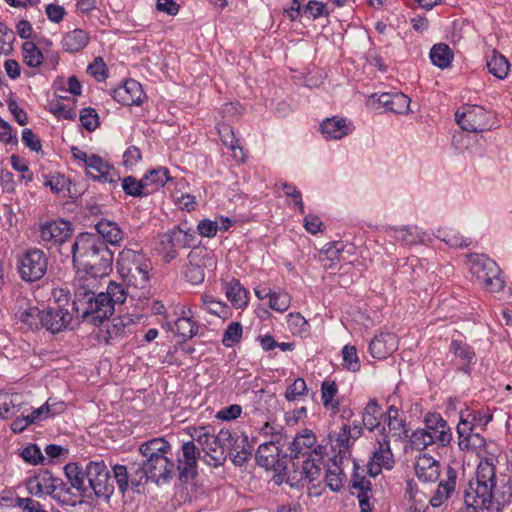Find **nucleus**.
<instances>
[{
    "instance_id": "f257e3e1",
    "label": "nucleus",
    "mask_w": 512,
    "mask_h": 512,
    "mask_svg": "<svg viewBox=\"0 0 512 512\" xmlns=\"http://www.w3.org/2000/svg\"><path fill=\"white\" fill-rule=\"evenodd\" d=\"M315 444L316 436L309 429L296 434L290 443L289 457L293 462L285 482L291 487H303L321 476L325 447Z\"/></svg>"
},
{
    "instance_id": "f03ea898",
    "label": "nucleus",
    "mask_w": 512,
    "mask_h": 512,
    "mask_svg": "<svg viewBox=\"0 0 512 512\" xmlns=\"http://www.w3.org/2000/svg\"><path fill=\"white\" fill-rule=\"evenodd\" d=\"M74 267L90 270L95 275L112 271L113 253L96 234L81 233L70 246Z\"/></svg>"
},
{
    "instance_id": "7ed1b4c3",
    "label": "nucleus",
    "mask_w": 512,
    "mask_h": 512,
    "mask_svg": "<svg viewBox=\"0 0 512 512\" xmlns=\"http://www.w3.org/2000/svg\"><path fill=\"white\" fill-rule=\"evenodd\" d=\"M139 452L144 458L140 469L146 480L160 484L172 479L176 466L168 456L171 445L167 440L162 437L148 440L140 445Z\"/></svg>"
},
{
    "instance_id": "20e7f679",
    "label": "nucleus",
    "mask_w": 512,
    "mask_h": 512,
    "mask_svg": "<svg viewBox=\"0 0 512 512\" xmlns=\"http://www.w3.org/2000/svg\"><path fill=\"white\" fill-rule=\"evenodd\" d=\"M495 487L496 468L493 460H481L477 467L475 481H470L465 489L464 502L467 512L489 510L493 504Z\"/></svg>"
},
{
    "instance_id": "39448f33",
    "label": "nucleus",
    "mask_w": 512,
    "mask_h": 512,
    "mask_svg": "<svg viewBox=\"0 0 512 512\" xmlns=\"http://www.w3.org/2000/svg\"><path fill=\"white\" fill-rule=\"evenodd\" d=\"M469 268L478 283L491 292L503 289L504 281L500 277V268L497 263L483 254H474L469 257Z\"/></svg>"
},
{
    "instance_id": "423d86ee",
    "label": "nucleus",
    "mask_w": 512,
    "mask_h": 512,
    "mask_svg": "<svg viewBox=\"0 0 512 512\" xmlns=\"http://www.w3.org/2000/svg\"><path fill=\"white\" fill-rule=\"evenodd\" d=\"M76 312L94 325L101 324L108 319L115 308L109 302V297L104 292L94 293L92 297L84 300L73 301Z\"/></svg>"
},
{
    "instance_id": "0eeeda50",
    "label": "nucleus",
    "mask_w": 512,
    "mask_h": 512,
    "mask_svg": "<svg viewBox=\"0 0 512 512\" xmlns=\"http://www.w3.org/2000/svg\"><path fill=\"white\" fill-rule=\"evenodd\" d=\"M89 486L98 498L109 500L114 492V482L104 461H91L86 466Z\"/></svg>"
},
{
    "instance_id": "6e6552de",
    "label": "nucleus",
    "mask_w": 512,
    "mask_h": 512,
    "mask_svg": "<svg viewBox=\"0 0 512 512\" xmlns=\"http://www.w3.org/2000/svg\"><path fill=\"white\" fill-rule=\"evenodd\" d=\"M476 412L466 409L460 413L457 425L458 446L463 451H473L485 446L484 437L475 432Z\"/></svg>"
},
{
    "instance_id": "1a4fd4ad",
    "label": "nucleus",
    "mask_w": 512,
    "mask_h": 512,
    "mask_svg": "<svg viewBox=\"0 0 512 512\" xmlns=\"http://www.w3.org/2000/svg\"><path fill=\"white\" fill-rule=\"evenodd\" d=\"M19 274L24 281L33 282L41 279L48 266L45 253L37 248L27 250L19 259Z\"/></svg>"
},
{
    "instance_id": "9d476101",
    "label": "nucleus",
    "mask_w": 512,
    "mask_h": 512,
    "mask_svg": "<svg viewBox=\"0 0 512 512\" xmlns=\"http://www.w3.org/2000/svg\"><path fill=\"white\" fill-rule=\"evenodd\" d=\"M256 462L267 470L278 472L274 476V481L277 484L285 482L288 472L291 471V469L283 467L279 461V448L273 440L264 442L258 447Z\"/></svg>"
},
{
    "instance_id": "9b49d317",
    "label": "nucleus",
    "mask_w": 512,
    "mask_h": 512,
    "mask_svg": "<svg viewBox=\"0 0 512 512\" xmlns=\"http://www.w3.org/2000/svg\"><path fill=\"white\" fill-rule=\"evenodd\" d=\"M489 113L480 106L472 105L457 110L455 119L461 129L468 132H483L491 129L492 125L488 121Z\"/></svg>"
},
{
    "instance_id": "f8f14e48",
    "label": "nucleus",
    "mask_w": 512,
    "mask_h": 512,
    "mask_svg": "<svg viewBox=\"0 0 512 512\" xmlns=\"http://www.w3.org/2000/svg\"><path fill=\"white\" fill-rule=\"evenodd\" d=\"M71 226L68 221H46L40 225L39 242L43 245H63L70 237Z\"/></svg>"
},
{
    "instance_id": "ddd939ff",
    "label": "nucleus",
    "mask_w": 512,
    "mask_h": 512,
    "mask_svg": "<svg viewBox=\"0 0 512 512\" xmlns=\"http://www.w3.org/2000/svg\"><path fill=\"white\" fill-rule=\"evenodd\" d=\"M76 276L73 280L74 300H84L92 297L99 288L100 279L106 275H95L90 270L84 268H76Z\"/></svg>"
},
{
    "instance_id": "4468645a",
    "label": "nucleus",
    "mask_w": 512,
    "mask_h": 512,
    "mask_svg": "<svg viewBox=\"0 0 512 512\" xmlns=\"http://www.w3.org/2000/svg\"><path fill=\"white\" fill-rule=\"evenodd\" d=\"M200 457V450L193 441H188L182 445V458L178 459L177 469L179 479L182 482L193 480L197 475V461Z\"/></svg>"
},
{
    "instance_id": "2eb2a0df",
    "label": "nucleus",
    "mask_w": 512,
    "mask_h": 512,
    "mask_svg": "<svg viewBox=\"0 0 512 512\" xmlns=\"http://www.w3.org/2000/svg\"><path fill=\"white\" fill-rule=\"evenodd\" d=\"M426 429L433 443L438 447H446L452 440V431L447 421L439 414H429L425 418Z\"/></svg>"
},
{
    "instance_id": "dca6fc26",
    "label": "nucleus",
    "mask_w": 512,
    "mask_h": 512,
    "mask_svg": "<svg viewBox=\"0 0 512 512\" xmlns=\"http://www.w3.org/2000/svg\"><path fill=\"white\" fill-rule=\"evenodd\" d=\"M58 484H60L59 478L53 477L49 471H42L27 479L26 489L31 495L37 497L50 495L53 498Z\"/></svg>"
},
{
    "instance_id": "f3484780",
    "label": "nucleus",
    "mask_w": 512,
    "mask_h": 512,
    "mask_svg": "<svg viewBox=\"0 0 512 512\" xmlns=\"http://www.w3.org/2000/svg\"><path fill=\"white\" fill-rule=\"evenodd\" d=\"M72 316L67 309L60 306H49L44 310L42 318V327L51 333L63 331L71 322Z\"/></svg>"
},
{
    "instance_id": "a211bd4d",
    "label": "nucleus",
    "mask_w": 512,
    "mask_h": 512,
    "mask_svg": "<svg viewBox=\"0 0 512 512\" xmlns=\"http://www.w3.org/2000/svg\"><path fill=\"white\" fill-rule=\"evenodd\" d=\"M112 96L122 105H140L144 97V91L138 81L129 79L123 85L115 88Z\"/></svg>"
},
{
    "instance_id": "6ab92c4d",
    "label": "nucleus",
    "mask_w": 512,
    "mask_h": 512,
    "mask_svg": "<svg viewBox=\"0 0 512 512\" xmlns=\"http://www.w3.org/2000/svg\"><path fill=\"white\" fill-rule=\"evenodd\" d=\"M457 471L447 466L444 477L440 480L436 491L430 498V504L433 507H440L445 501H447L456 489Z\"/></svg>"
},
{
    "instance_id": "aec40b11",
    "label": "nucleus",
    "mask_w": 512,
    "mask_h": 512,
    "mask_svg": "<svg viewBox=\"0 0 512 512\" xmlns=\"http://www.w3.org/2000/svg\"><path fill=\"white\" fill-rule=\"evenodd\" d=\"M449 350L454 355L452 361L456 369L469 374L472 366L476 363L474 350L469 345L457 340L451 342Z\"/></svg>"
},
{
    "instance_id": "412c9836",
    "label": "nucleus",
    "mask_w": 512,
    "mask_h": 512,
    "mask_svg": "<svg viewBox=\"0 0 512 512\" xmlns=\"http://www.w3.org/2000/svg\"><path fill=\"white\" fill-rule=\"evenodd\" d=\"M439 461L427 454L419 455L414 463L417 478L422 482H436L441 474Z\"/></svg>"
},
{
    "instance_id": "4be33fe9",
    "label": "nucleus",
    "mask_w": 512,
    "mask_h": 512,
    "mask_svg": "<svg viewBox=\"0 0 512 512\" xmlns=\"http://www.w3.org/2000/svg\"><path fill=\"white\" fill-rule=\"evenodd\" d=\"M398 347L397 336L393 333H380L369 344V352L373 358L385 359Z\"/></svg>"
},
{
    "instance_id": "5701e85b",
    "label": "nucleus",
    "mask_w": 512,
    "mask_h": 512,
    "mask_svg": "<svg viewBox=\"0 0 512 512\" xmlns=\"http://www.w3.org/2000/svg\"><path fill=\"white\" fill-rule=\"evenodd\" d=\"M394 464L389 441L386 438L378 442V448L373 452L372 461L368 465L369 474L377 476L381 468L391 469Z\"/></svg>"
},
{
    "instance_id": "b1692460",
    "label": "nucleus",
    "mask_w": 512,
    "mask_h": 512,
    "mask_svg": "<svg viewBox=\"0 0 512 512\" xmlns=\"http://www.w3.org/2000/svg\"><path fill=\"white\" fill-rule=\"evenodd\" d=\"M86 169L87 174L97 181L103 183H112L116 181L115 177L117 174L112 166L96 154L90 155Z\"/></svg>"
},
{
    "instance_id": "393cba45",
    "label": "nucleus",
    "mask_w": 512,
    "mask_h": 512,
    "mask_svg": "<svg viewBox=\"0 0 512 512\" xmlns=\"http://www.w3.org/2000/svg\"><path fill=\"white\" fill-rule=\"evenodd\" d=\"M375 98L379 104L393 113L405 114L409 111L410 98L401 92L373 94L372 99Z\"/></svg>"
},
{
    "instance_id": "a878e982",
    "label": "nucleus",
    "mask_w": 512,
    "mask_h": 512,
    "mask_svg": "<svg viewBox=\"0 0 512 512\" xmlns=\"http://www.w3.org/2000/svg\"><path fill=\"white\" fill-rule=\"evenodd\" d=\"M320 130L326 139L339 140L352 132V126L346 119L333 116L320 124Z\"/></svg>"
},
{
    "instance_id": "bb28decb",
    "label": "nucleus",
    "mask_w": 512,
    "mask_h": 512,
    "mask_svg": "<svg viewBox=\"0 0 512 512\" xmlns=\"http://www.w3.org/2000/svg\"><path fill=\"white\" fill-rule=\"evenodd\" d=\"M134 321L129 316L113 318L106 327L105 341L108 344L125 337L132 332Z\"/></svg>"
},
{
    "instance_id": "cd10ccee",
    "label": "nucleus",
    "mask_w": 512,
    "mask_h": 512,
    "mask_svg": "<svg viewBox=\"0 0 512 512\" xmlns=\"http://www.w3.org/2000/svg\"><path fill=\"white\" fill-rule=\"evenodd\" d=\"M389 236L395 241L403 245L411 246L425 241L426 234L417 226H402L398 228H390Z\"/></svg>"
},
{
    "instance_id": "c85d7f7f",
    "label": "nucleus",
    "mask_w": 512,
    "mask_h": 512,
    "mask_svg": "<svg viewBox=\"0 0 512 512\" xmlns=\"http://www.w3.org/2000/svg\"><path fill=\"white\" fill-rule=\"evenodd\" d=\"M179 237H181V235L176 233L175 228H172L160 236L159 250L166 262L174 260L178 255V249L184 248Z\"/></svg>"
},
{
    "instance_id": "c756f323",
    "label": "nucleus",
    "mask_w": 512,
    "mask_h": 512,
    "mask_svg": "<svg viewBox=\"0 0 512 512\" xmlns=\"http://www.w3.org/2000/svg\"><path fill=\"white\" fill-rule=\"evenodd\" d=\"M97 235L107 244L118 245L124 238L122 229L116 222L102 219L95 224Z\"/></svg>"
},
{
    "instance_id": "7c9ffc66",
    "label": "nucleus",
    "mask_w": 512,
    "mask_h": 512,
    "mask_svg": "<svg viewBox=\"0 0 512 512\" xmlns=\"http://www.w3.org/2000/svg\"><path fill=\"white\" fill-rule=\"evenodd\" d=\"M57 486L58 487L53 494V499L61 505L75 507L83 503V499L86 495L78 490H74L71 485L68 486V484L64 483L63 480L60 479V484Z\"/></svg>"
},
{
    "instance_id": "2f4dec72",
    "label": "nucleus",
    "mask_w": 512,
    "mask_h": 512,
    "mask_svg": "<svg viewBox=\"0 0 512 512\" xmlns=\"http://www.w3.org/2000/svg\"><path fill=\"white\" fill-rule=\"evenodd\" d=\"M89 42V34L82 29H74L66 33L62 38V48L69 53L83 50Z\"/></svg>"
},
{
    "instance_id": "473e14b6",
    "label": "nucleus",
    "mask_w": 512,
    "mask_h": 512,
    "mask_svg": "<svg viewBox=\"0 0 512 512\" xmlns=\"http://www.w3.org/2000/svg\"><path fill=\"white\" fill-rule=\"evenodd\" d=\"M151 269V263L148 259H144L141 265H136L131 268V271L122 274L124 278L128 280L133 286L137 288H145L149 283V271Z\"/></svg>"
},
{
    "instance_id": "72a5a7b5",
    "label": "nucleus",
    "mask_w": 512,
    "mask_h": 512,
    "mask_svg": "<svg viewBox=\"0 0 512 512\" xmlns=\"http://www.w3.org/2000/svg\"><path fill=\"white\" fill-rule=\"evenodd\" d=\"M486 65L489 72L500 80L505 79L510 70L509 61L495 49L491 51L490 55H487Z\"/></svg>"
},
{
    "instance_id": "f704fd0d",
    "label": "nucleus",
    "mask_w": 512,
    "mask_h": 512,
    "mask_svg": "<svg viewBox=\"0 0 512 512\" xmlns=\"http://www.w3.org/2000/svg\"><path fill=\"white\" fill-rule=\"evenodd\" d=\"M64 472L72 488L87 496L88 489L85 486L86 469L83 470L77 463H69L65 466Z\"/></svg>"
},
{
    "instance_id": "c9c22d12",
    "label": "nucleus",
    "mask_w": 512,
    "mask_h": 512,
    "mask_svg": "<svg viewBox=\"0 0 512 512\" xmlns=\"http://www.w3.org/2000/svg\"><path fill=\"white\" fill-rule=\"evenodd\" d=\"M146 257L140 253L139 251L133 250L131 248H124L118 256L117 259V267L120 274H124L125 272L131 271V268L136 265H141V262Z\"/></svg>"
},
{
    "instance_id": "e433bc0d",
    "label": "nucleus",
    "mask_w": 512,
    "mask_h": 512,
    "mask_svg": "<svg viewBox=\"0 0 512 512\" xmlns=\"http://www.w3.org/2000/svg\"><path fill=\"white\" fill-rule=\"evenodd\" d=\"M338 393L337 384L334 381L325 380L321 384V401L326 409L333 414L339 411V401L335 399Z\"/></svg>"
},
{
    "instance_id": "4c0bfd02",
    "label": "nucleus",
    "mask_w": 512,
    "mask_h": 512,
    "mask_svg": "<svg viewBox=\"0 0 512 512\" xmlns=\"http://www.w3.org/2000/svg\"><path fill=\"white\" fill-rule=\"evenodd\" d=\"M430 59L435 66L445 69L452 62L453 52L447 44H435L430 50Z\"/></svg>"
},
{
    "instance_id": "58836bf2",
    "label": "nucleus",
    "mask_w": 512,
    "mask_h": 512,
    "mask_svg": "<svg viewBox=\"0 0 512 512\" xmlns=\"http://www.w3.org/2000/svg\"><path fill=\"white\" fill-rule=\"evenodd\" d=\"M169 179L168 169L165 167H159L146 173L143 177V182L145 183L146 188L152 192L163 187Z\"/></svg>"
},
{
    "instance_id": "ea45409f",
    "label": "nucleus",
    "mask_w": 512,
    "mask_h": 512,
    "mask_svg": "<svg viewBox=\"0 0 512 512\" xmlns=\"http://www.w3.org/2000/svg\"><path fill=\"white\" fill-rule=\"evenodd\" d=\"M382 417L381 408L375 399L370 400L363 412V425L370 431H373L380 425Z\"/></svg>"
},
{
    "instance_id": "a19ab883",
    "label": "nucleus",
    "mask_w": 512,
    "mask_h": 512,
    "mask_svg": "<svg viewBox=\"0 0 512 512\" xmlns=\"http://www.w3.org/2000/svg\"><path fill=\"white\" fill-rule=\"evenodd\" d=\"M227 298L237 308L247 305L246 290L242 287L238 280H232L225 284Z\"/></svg>"
},
{
    "instance_id": "79ce46f5",
    "label": "nucleus",
    "mask_w": 512,
    "mask_h": 512,
    "mask_svg": "<svg viewBox=\"0 0 512 512\" xmlns=\"http://www.w3.org/2000/svg\"><path fill=\"white\" fill-rule=\"evenodd\" d=\"M436 237L447 245L455 248H462L470 244L467 238L460 235V233L453 228L438 229Z\"/></svg>"
},
{
    "instance_id": "37998d69",
    "label": "nucleus",
    "mask_w": 512,
    "mask_h": 512,
    "mask_svg": "<svg viewBox=\"0 0 512 512\" xmlns=\"http://www.w3.org/2000/svg\"><path fill=\"white\" fill-rule=\"evenodd\" d=\"M246 437L245 435H238L237 433H232L229 430L221 429L217 434V441L221 443L224 448V454L228 452V455L231 456V452L237 450L239 445L242 444V438Z\"/></svg>"
},
{
    "instance_id": "c03bdc74",
    "label": "nucleus",
    "mask_w": 512,
    "mask_h": 512,
    "mask_svg": "<svg viewBox=\"0 0 512 512\" xmlns=\"http://www.w3.org/2000/svg\"><path fill=\"white\" fill-rule=\"evenodd\" d=\"M175 334L182 338L183 341L192 339L197 335L198 325L192 319L177 317L174 321Z\"/></svg>"
},
{
    "instance_id": "a18cd8bd",
    "label": "nucleus",
    "mask_w": 512,
    "mask_h": 512,
    "mask_svg": "<svg viewBox=\"0 0 512 512\" xmlns=\"http://www.w3.org/2000/svg\"><path fill=\"white\" fill-rule=\"evenodd\" d=\"M122 189L127 195L133 197L147 196L151 193V190L146 188L143 178L141 180H137L133 176H127L123 179Z\"/></svg>"
},
{
    "instance_id": "49530a36",
    "label": "nucleus",
    "mask_w": 512,
    "mask_h": 512,
    "mask_svg": "<svg viewBox=\"0 0 512 512\" xmlns=\"http://www.w3.org/2000/svg\"><path fill=\"white\" fill-rule=\"evenodd\" d=\"M203 451L206 454V462L214 467H218L224 463L227 454H224V448L218 441L209 442L208 445L204 446Z\"/></svg>"
},
{
    "instance_id": "de8ad7c7",
    "label": "nucleus",
    "mask_w": 512,
    "mask_h": 512,
    "mask_svg": "<svg viewBox=\"0 0 512 512\" xmlns=\"http://www.w3.org/2000/svg\"><path fill=\"white\" fill-rule=\"evenodd\" d=\"M201 307L212 315L225 318L228 314V307L225 303L216 300L212 295L203 294Z\"/></svg>"
},
{
    "instance_id": "09e8293b",
    "label": "nucleus",
    "mask_w": 512,
    "mask_h": 512,
    "mask_svg": "<svg viewBox=\"0 0 512 512\" xmlns=\"http://www.w3.org/2000/svg\"><path fill=\"white\" fill-rule=\"evenodd\" d=\"M23 58L29 67H38L43 62V55L35 43L27 41L22 45Z\"/></svg>"
},
{
    "instance_id": "8fccbe9b",
    "label": "nucleus",
    "mask_w": 512,
    "mask_h": 512,
    "mask_svg": "<svg viewBox=\"0 0 512 512\" xmlns=\"http://www.w3.org/2000/svg\"><path fill=\"white\" fill-rule=\"evenodd\" d=\"M52 406L53 405L51 404V398H49L45 404H43L39 408L34 409L28 415L30 422L33 424L63 412V406L59 405L58 408H52Z\"/></svg>"
},
{
    "instance_id": "3c124183",
    "label": "nucleus",
    "mask_w": 512,
    "mask_h": 512,
    "mask_svg": "<svg viewBox=\"0 0 512 512\" xmlns=\"http://www.w3.org/2000/svg\"><path fill=\"white\" fill-rule=\"evenodd\" d=\"M44 310L37 307H29L20 314V320L31 330H38L42 327V318Z\"/></svg>"
},
{
    "instance_id": "603ef678",
    "label": "nucleus",
    "mask_w": 512,
    "mask_h": 512,
    "mask_svg": "<svg viewBox=\"0 0 512 512\" xmlns=\"http://www.w3.org/2000/svg\"><path fill=\"white\" fill-rule=\"evenodd\" d=\"M243 328L239 322H231L228 324L222 337V344L225 347H233L238 344L242 338Z\"/></svg>"
},
{
    "instance_id": "864d4df0",
    "label": "nucleus",
    "mask_w": 512,
    "mask_h": 512,
    "mask_svg": "<svg viewBox=\"0 0 512 512\" xmlns=\"http://www.w3.org/2000/svg\"><path fill=\"white\" fill-rule=\"evenodd\" d=\"M192 439L201 445L202 449L208 445L209 442L217 441V434H214V430L210 426H200L192 429L190 433Z\"/></svg>"
},
{
    "instance_id": "5fc2aeb1",
    "label": "nucleus",
    "mask_w": 512,
    "mask_h": 512,
    "mask_svg": "<svg viewBox=\"0 0 512 512\" xmlns=\"http://www.w3.org/2000/svg\"><path fill=\"white\" fill-rule=\"evenodd\" d=\"M343 366L351 371L357 372L360 370L361 364L357 355V349L353 345H345L342 349Z\"/></svg>"
},
{
    "instance_id": "6e6d98bb",
    "label": "nucleus",
    "mask_w": 512,
    "mask_h": 512,
    "mask_svg": "<svg viewBox=\"0 0 512 512\" xmlns=\"http://www.w3.org/2000/svg\"><path fill=\"white\" fill-rule=\"evenodd\" d=\"M104 295L109 297V302L115 308L116 304H123L127 298V292L120 283L110 281Z\"/></svg>"
},
{
    "instance_id": "4d7b16f0",
    "label": "nucleus",
    "mask_w": 512,
    "mask_h": 512,
    "mask_svg": "<svg viewBox=\"0 0 512 512\" xmlns=\"http://www.w3.org/2000/svg\"><path fill=\"white\" fill-rule=\"evenodd\" d=\"M252 455V446L248 441V437L242 438V444L239 445L237 450L231 452V460L237 466H243Z\"/></svg>"
},
{
    "instance_id": "13d9d810",
    "label": "nucleus",
    "mask_w": 512,
    "mask_h": 512,
    "mask_svg": "<svg viewBox=\"0 0 512 512\" xmlns=\"http://www.w3.org/2000/svg\"><path fill=\"white\" fill-rule=\"evenodd\" d=\"M291 298L285 291H272L269 298L270 308L277 312H285L290 306Z\"/></svg>"
},
{
    "instance_id": "bf43d9fd",
    "label": "nucleus",
    "mask_w": 512,
    "mask_h": 512,
    "mask_svg": "<svg viewBox=\"0 0 512 512\" xmlns=\"http://www.w3.org/2000/svg\"><path fill=\"white\" fill-rule=\"evenodd\" d=\"M193 257V253H190L189 258L192 259ZM183 273L187 281L193 285L202 283L205 278L204 269L200 265L194 264L192 260L186 265Z\"/></svg>"
},
{
    "instance_id": "052dcab7",
    "label": "nucleus",
    "mask_w": 512,
    "mask_h": 512,
    "mask_svg": "<svg viewBox=\"0 0 512 512\" xmlns=\"http://www.w3.org/2000/svg\"><path fill=\"white\" fill-rule=\"evenodd\" d=\"M410 442L413 448L417 450H423L427 448L429 445L434 444L431 439V435L428 433L427 429H417L415 430L410 437Z\"/></svg>"
},
{
    "instance_id": "680f3d73",
    "label": "nucleus",
    "mask_w": 512,
    "mask_h": 512,
    "mask_svg": "<svg viewBox=\"0 0 512 512\" xmlns=\"http://www.w3.org/2000/svg\"><path fill=\"white\" fill-rule=\"evenodd\" d=\"M218 131L224 145L234 152V157H238V154L236 152L237 149L240 151L241 154H243L242 148L238 145V140L235 139L233 131L230 128V126L222 125L221 127H219Z\"/></svg>"
},
{
    "instance_id": "e2e57ef3",
    "label": "nucleus",
    "mask_w": 512,
    "mask_h": 512,
    "mask_svg": "<svg viewBox=\"0 0 512 512\" xmlns=\"http://www.w3.org/2000/svg\"><path fill=\"white\" fill-rule=\"evenodd\" d=\"M80 121L88 131H94L99 126V117L95 109L84 108L80 112Z\"/></svg>"
},
{
    "instance_id": "0e129e2a",
    "label": "nucleus",
    "mask_w": 512,
    "mask_h": 512,
    "mask_svg": "<svg viewBox=\"0 0 512 512\" xmlns=\"http://www.w3.org/2000/svg\"><path fill=\"white\" fill-rule=\"evenodd\" d=\"M307 386L306 382L303 378H297L294 380V382L289 385L285 391V398L288 401H294L299 396H302L306 393Z\"/></svg>"
},
{
    "instance_id": "69168bd1",
    "label": "nucleus",
    "mask_w": 512,
    "mask_h": 512,
    "mask_svg": "<svg viewBox=\"0 0 512 512\" xmlns=\"http://www.w3.org/2000/svg\"><path fill=\"white\" fill-rule=\"evenodd\" d=\"M386 422L389 429L397 434H400L404 427L403 420L399 418V410L395 406L388 408Z\"/></svg>"
},
{
    "instance_id": "338daca9",
    "label": "nucleus",
    "mask_w": 512,
    "mask_h": 512,
    "mask_svg": "<svg viewBox=\"0 0 512 512\" xmlns=\"http://www.w3.org/2000/svg\"><path fill=\"white\" fill-rule=\"evenodd\" d=\"M9 505L20 507L26 512H41L43 509L42 505L38 501L28 497H16Z\"/></svg>"
},
{
    "instance_id": "774afa93",
    "label": "nucleus",
    "mask_w": 512,
    "mask_h": 512,
    "mask_svg": "<svg viewBox=\"0 0 512 512\" xmlns=\"http://www.w3.org/2000/svg\"><path fill=\"white\" fill-rule=\"evenodd\" d=\"M344 474L339 468L329 469L326 473V482L332 491H339L343 487Z\"/></svg>"
}]
</instances>
